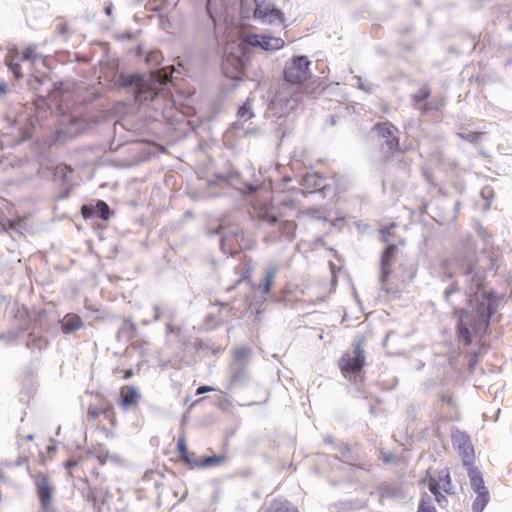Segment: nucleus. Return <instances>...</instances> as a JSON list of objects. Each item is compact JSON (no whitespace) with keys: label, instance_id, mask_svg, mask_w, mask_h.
Listing matches in <instances>:
<instances>
[{"label":"nucleus","instance_id":"1","mask_svg":"<svg viewBox=\"0 0 512 512\" xmlns=\"http://www.w3.org/2000/svg\"><path fill=\"white\" fill-rule=\"evenodd\" d=\"M499 255L492 249L478 253L467 251L458 254L455 262L462 275H471L469 285V302L475 310L480 324L487 327L491 316L496 310V296L485 290V280L488 273H496Z\"/></svg>","mask_w":512,"mask_h":512},{"label":"nucleus","instance_id":"43","mask_svg":"<svg viewBox=\"0 0 512 512\" xmlns=\"http://www.w3.org/2000/svg\"><path fill=\"white\" fill-rule=\"evenodd\" d=\"M280 206H283V207H289V208H294V201L293 200H289V201H284L281 203Z\"/></svg>","mask_w":512,"mask_h":512},{"label":"nucleus","instance_id":"29","mask_svg":"<svg viewBox=\"0 0 512 512\" xmlns=\"http://www.w3.org/2000/svg\"><path fill=\"white\" fill-rule=\"evenodd\" d=\"M297 230V224L295 221H283L280 224V233L288 239H293L295 237Z\"/></svg>","mask_w":512,"mask_h":512},{"label":"nucleus","instance_id":"41","mask_svg":"<svg viewBox=\"0 0 512 512\" xmlns=\"http://www.w3.org/2000/svg\"><path fill=\"white\" fill-rule=\"evenodd\" d=\"M381 455L385 463H389L394 460V456L390 453H381Z\"/></svg>","mask_w":512,"mask_h":512},{"label":"nucleus","instance_id":"30","mask_svg":"<svg viewBox=\"0 0 512 512\" xmlns=\"http://www.w3.org/2000/svg\"><path fill=\"white\" fill-rule=\"evenodd\" d=\"M458 338L461 342H463L466 346L470 345L472 342L471 334L469 331V328L466 323H464L462 320L460 321L458 325Z\"/></svg>","mask_w":512,"mask_h":512},{"label":"nucleus","instance_id":"9","mask_svg":"<svg viewBox=\"0 0 512 512\" xmlns=\"http://www.w3.org/2000/svg\"><path fill=\"white\" fill-rule=\"evenodd\" d=\"M121 87L135 86V97L138 100H153L157 95L156 92H152L148 86L143 82L142 78L137 74H121L119 80Z\"/></svg>","mask_w":512,"mask_h":512},{"label":"nucleus","instance_id":"7","mask_svg":"<svg viewBox=\"0 0 512 512\" xmlns=\"http://www.w3.org/2000/svg\"><path fill=\"white\" fill-rule=\"evenodd\" d=\"M427 485L430 492L435 496L437 503L442 507L447 503L446 494L453 493V486L451 481L450 472L447 468L439 471L436 476H431L427 479Z\"/></svg>","mask_w":512,"mask_h":512},{"label":"nucleus","instance_id":"6","mask_svg":"<svg viewBox=\"0 0 512 512\" xmlns=\"http://www.w3.org/2000/svg\"><path fill=\"white\" fill-rule=\"evenodd\" d=\"M310 64L307 56L294 57L290 63L285 65L283 72L285 81L292 85H303L311 76Z\"/></svg>","mask_w":512,"mask_h":512},{"label":"nucleus","instance_id":"5","mask_svg":"<svg viewBox=\"0 0 512 512\" xmlns=\"http://www.w3.org/2000/svg\"><path fill=\"white\" fill-rule=\"evenodd\" d=\"M366 365V356L363 341L359 340L353 345L352 353H345L339 360V369L349 381L355 382Z\"/></svg>","mask_w":512,"mask_h":512},{"label":"nucleus","instance_id":"38","mask_svg":"<svg viewBox=\"0 0 512 512\" xmlns=\"http://www.w3.org/2000/svg\"><path fill=\"white\" fill-rule=\"evenodd\" d=\"M117 372L122 373L123 379H129L134 375V372L132 369L120 370L119 368H116L114 370V373H117Z\"/></svg>","mask_w":512,"mask_h":512},{"label":"nucleus","instance_id":"11","mask_svg":"<svg viewBox=\"0 0 512 512\" xmlns=\"http://www.w3.org/2000/svg\"><path fill=\"white\" fill-rule=\"evenodd\" d=\"M374 130L377 132L379 137L384 139L385 144L391 153L399 150L400 143L399 137L397 136L398 129L392 123L388 121L378 123L374 126Z\"/></svg>","mask_w":512,"mask_h":512},{"label":"nucleus","instance_id":"34","mask_svg":"<svg viewBox=\"0 0 512 512\" xmlns=\"http://www.w3.org/2000/svg\"><path fill=\"white\" fill-rule=\"evenodd\" d=\"M395 227H396L395 224H391L389 226H386V227H383L380 229L379 233H380L382 242H384V243L389 242L390 238L394 235Z\"/></svg>","mask_w":512,"mask_h":512},{"label":"nucleus","instance_id":"21","mask_svg":"<svg viewBox=\"0 0 512 512\" xmlns=\"http://www.w3.org/2000/svg\"><path fill=\"white\" fill-rule=\"evenodd\" d=\"M302 185L308 192L321 190L325 187L324 178L317 172L307 173L302 179Z\"/></svg>","mask_w":512,"mask_h":512},{"label":"nucleus","instance_id":"46","mask_svg":"<svg viewBox=\"0 0 512 512\" xmlns=\"http://www.w3.org/2000/svg\"><path fill=\"white\" fill-rule=\"evenodd\" d=\"M451 292H452V290H447V291H446L445 295H446V297H447V298L449 297V295H450V293H451Z\"/></svg>","mask_w":512,"mask_h":512},{"label":"nucleus","instance_id":"20","mask_svg":"<svg viewBox=\"0 0 512 512\" xmlns=\"http://www.w3.org/2000/svg\"><path fill=\"white\" fill-rule=\"evenodd\" d=\"M277 272L278 268L275 266L269 267L265 270L264 278L257 285V290L261 295L266 296L270 293L274 285Z\"/></svg>","mask_w":512,"mask_h":512},{"label":"nucleus","instance_id":"10","mask_svg":"<svg viewBox=\"0 0 512 512\" xmlns=\"http://www.w3.org/2000/svg\"><path fill=\"white\" fill-rule=\"evenodd\" d=\"M245 43L254 47L259 46L267 51L279 50L285 45V41L282 38L264 34L247 35Z\"/></svg>","mask_w":512,"mask_h":512},{"label":"nucleus","instance_id":"12","mask_svg":"<svg viewBox=\"0 0 512 512\" xmlns=\"http://www.w3.org/2000/svg\"><path fill=\"white\" fill-rule=\"evenodd\" d=\"M453 445L459 450L465 465H471L474 460V448L470 438L464 432L457 431L452 435Z\"/></svg>","mask_w":512,"mask_h":512},{"label":"nucleus","instance_id":"14","mask_svg":"<svg viewBox=\"0 0 512 512\" xmlns=\"http://www.w3.org/2000/svg\"><path fill=\"white\" fill-rule=\"evenodd\" d=\"M397 246L396 245H388L386 249L383 251L381 255V276L380 280L381 283L384 285L387 284L390 274H391V267L394 263V260L397 255Z\"/></svg>","mask_w":512,"mask_h":512},{"label":"nucleus","instance_id":"4","mask_svg":"<svg viewBox=\"0 0 512 512\" xmlns=\"http://www.w3.org/2000/svg\"><path fill=\"white\" fill-rule=\"evenodd\" d=\"M249 60L244 43H233L225 52L222 62V70L230 79H241L245 73Z\"/></svg>","mask_w":512,"mask_h":512},{"label":"nucleus","instance_id":"31","mask_svg":"<svg viewBox=\"0 0 512 512\" xmlns=\"http://www.w3.org/2000/svg\"><path fill=\"white\" fill-rule=\"evenodd\" d=\"M483 135V132L470 131L467 133H461L459 136L466 142L476 144L482 140Z\"/></svg>","mask_w":512,"mask_h":512},{"label":"nucleus","instance_id":"28","mask_svg":"<svg viewBox=\"0 0 512 512\" xmlns=\"http://www.w3.org/2000/svg\"><path fill=\"white\" fill-rule=\"evenodd\" d=\"M236 272L239 275L237 283H241L244 280H248L252 274V265L248 260L242 261L236 268Z\"/></svg>","mask_w":512,"mask_h":512},{"label":"nucleus","instance_id":"37","mask_svg":"<svg viewBox=\"0 0 512 512\" xmlns=\"http://www.w3.org/2000/svg\"><path fill=\"white\" fill-rule=\"evenodd\" d=\"M94 213V207L92 205H83L81 207V214L83 218L89 219Z\"/></svg>","mask_w":512,"mask_h":512},{"label":"nucleus","instance_id":"39","mask_svg":"<svg viewBox=\"0 0 512 512\" xmlns=\"http://www.w3.org/2000/svg\"><path fill=\"white\" fill-rule=\"evenodd\" d=\"M417 105V108L422 112V113H426L428 111H430L432 109L430 103H427V102H422L421 104H416Z\"/></svg>","mask_w":512,"mask_h":512},{"label":"nucleus","instance_id":"33","mask_svg":"<svg viewBox=\"0 0 512 512\" xmlns=\"http://www.w3.org/2000/svg\"><path fill=\"white\" fill-rule=\"evenodd\" d=\"M96 208H97V210L100 213L101 219H103V220H109L110 219V217L112 215V212L110 210L109 205L105 201L98 200L97 203H96Z\"/></svg>","mask_w":512,"mask_h":512},{"label":"nucleus","instance_id":"16","mask_svg":"<svg viewBox=\"0 0 512 512\" xmlns=\"http://www.w3.org/2000/svg\"><path fill=\"white\" fill-rule=\"evenodd\" d=\"M254 213L259 220L268 224H275L283 217V214L280 212V206L276 207L272 204L254 206Z\"/></svg>","mask_w":512,"mask_h":512},{"label":"nucleus","instance_id":"15","mask_svg":"<svg viewBox=\"0 0 512 512\" xmlns=\"http://www.w3.org/2000/svg\"><path fill=\"white\" fill-rule=\"evenodd\" d=\"M254 16L270 24L276 22L281 24L284 23V14L271 5L257 4Z\"/></svg>","mask_w":512,"mask_h":512},{"label":"nucleus","instance_id":"3","mask_svg":"<svg viewBox=\"0 0 512 512\" xmlns=\"http://www.w3.org/2000/svg\"><path fill=\"white\" fill-rule=\"evenodd\" d=\"M87 422L109 435L117 425L116 411L112 403L102 397L97 404H90L87 408Z\"/></svg>","mask_w":512,"mask_h":512},{"label":"nucleus","instance_id":"25","mask_svg":"<svg viewBox=\"0 0 512 512\" xmlns=\"http://www.w3.org/2000/svg\"><path fill=\"white\" fill-rule=\"evenodd\" d=\"M227 461V456L225 454L220 455H214V456H208L204 457L202 459L197 460L196 466L198 468H205V467H213L218 466Z\"/></svg>","mask_w":512,"mask_h":512},{"label":"nucleus","instance_id":"24","mask_svg":"<svg viewBox=\"0 0 512 512\" xmlns=\"http://www.w3.org/2000/svg\"><path fill=\"white\" fill-rule=\"evenodd\" d=\"M441 402L447 404L451 410L452 414L450 417L446 418L448 421H458L460 419V414L458 411L457 404L454 400L453 394L450 392H446L440 395Z\"/></svg>","mask_w":512,"mask_h":512},{"label":"nucleus","instance_id":"17","mask_svg":"<svg viewBox=\"0 0 512 512\" xmlns=\"http://www.w3.org/2000/svg\"><path fill=\"white\" fill-rule=\"evenodd\" d=\"M262 512H300L288 499L278 496L268 501Z\"/></svg>","mask_w":512,"mask_h":512},{"label":"nucleus","instance_id":"42","mask_svg":"<svg viewBox=\"0 0 512 512\" xmlns=\"http://www.w3.org/2000/svg\"><path fill=\"white\" fill-rule=\"evenodd\" d=\"M8 92V84L0 82V96L5 95Z\"/></svg>","mask_w":512,"mask_h":512},{"label":"nucleus","instance_id":"44","mask_svg":"<svg viewBox=\"0 0 512 512\" xmlns=\"http://www.w3.org/2000/svg\"><path fill=\"white\" fill-rule=\"evenodd\" d=\"M246 354H247V350H245V349L236 352L237 358L244 357Z\"/></svg>","mask_w":512,"mask_h":512},{"label":"nucleus","instance_id":"27","mask_svg":"<svg viewBox=\"0 0 512 512\" xmlns=\"http://www.w3.org/2000/svg\"><path fill=\"white\" fill-rule=\"evenodd\" d=\"M475 493L477 494V496L472 504V510L473 512H483L485 506L488 504L490 500L489 491L484 490L477 491Z\"/></svg>","mask_w":512,"mask_h":512},{"label":"nucleus","instance_id":"18","mask_svg":"<svg viewBox=\"0 0 512 512\" xmlns=\"http://www.w3.org/2000/svg\"><path fill=\"white\" fill-rule=\"evenodd\" d=\"M141 395L134 386H122L120 388L119 405L123 410L130 406H135L139 402Z\"/></svg>","mask_w":512,"mask_h":512},{"label":"nucleus","instance_id":"32","mask_svg":"<svg viewBox=\"0 0 512 512\" xmlns=\"http://www.w3.org/2000/svg\"><path fill=\"white\" fill-rule=\"evenodd\" d=\"M430 94V88L427 85H424L413 95V100L415 104H421L430 96Z\"/></svg>","mask_w":512,"mask_h":512},{"label":"nucleus","instance_id":"8","mask_svg":"<svg viewBox=\"0 0 512 512\" xmlns=\"http://www.w3.org/2000/svg\"><path fill=\"white\" fill-rule=\"evenodd\" d=\"M66 469L71 470L70 474H76L77 477L88 483V474L86 471H89L91 474H97L95 467V456L91 452H86L78 458H71L67 460L64 464Z\"/></svg>","mask_w":512,"mask_h":512},{"label":"nucleus","instance_id":"47","mask_svg":"<svg viewBox=\"0 0 512 512\" xmlns=\"http://www.w3.org/2000/svg\"><path fill=\"white\" fill-rule=\"evenodd\" d=\"M3 477H4V474H3V472L0 470V479H3Z\"/></svg>","mask_w":512,"mask_h":512},{"label":"nucleus","instance_id":"35","mask_svg":"<svg viewBox=\"0 0 512 512\" xmlns=\"http://www.w3.org/2000/svg\"><path fill=\"white\" fill-rule=\"evenodd\" d=\"M237 115L239 118L244 119V120L251 119L253 117V113L251 111V107H250L249 103L246 102L244 105H242L239 108Z\"/></svg>","mask_w":512,"mask_h":512},{"label":"nucleus","instance_id":"26","mask_svg":"<svg viewBox=\"0 0 512 512\" xmlns=\"http://www.w3.org/2000/svg\"><path fill=\"white\" fill-rule=\"evenodd\" d=\"M468 476L470 479L471 487L475 492L488 490L484 485V480L481 473L476 468L471 467L468 470Z\"/></svg>","mask_w":512,"mask_h":512},{"label":"nucleus","instance_id":"2","mask_svg":"<svg viewBox=\"0 0 512 512\" xmlns=\"http://www.w3.org/2000/svg\"><path fill=\"white\" fill-rule=\"evenodd\" d=\"M49 62L50 58L38 53L34 46H28L22 51L11 49L5 56V64L16 79L24 77L21 64L26 63L29 68L30 76L38 84H42L49 77L51 70Z\"/></svg>","mask_w":512,"mask_h":512},{"label":"nucleus","instance_id":"13","mask_svg":"<svg viewBox=\"0 0 512 512\" xmlns=\"http://www.w3.org/2000/svg\"><path fill=\"white\" fill-rule=\"evenodd\" d=\"M35 486L40 503L43 508H48L52 499V489L46 474L38 473L34 476Z\"/></svg>","mask_w":512,"mask_h":512},{"label":"nucleus","instance_id":"36","mask_svg":"<svg viewBox=\"0 0 512 512\" xmlns=\"http://www.w3.org/2000/svg\"><path fill=\"white\" fill-rule=\"evenodd\" d=\"M417 512H436V509L429 501L422 497Z\"/></svg>","mask_w":512,"mask_h":512},{"label":"nucleus","instance_id":"45","mask_svg":"<svg viewBox=\"0 0 512 512\" xmlns=\"http://www.w3.org/2000/svg\"><path fill=\"white\" fill-rule=\"evenodd\" d=\"M455 313H459V317H460V318H462V314H464V313H465V311H464V310H462V309H460L459 311H458V310H456V311H455Z\"/></svg>","mask_w":512,"mask_h":512},{"label":"nucleus","instance_id":"40","mask_svg":"<svg viewBox=\"0 0 512 512\" xmlns=\"http://www.w3.org/2000/svg\"><path fill=\"white\" fill-rule=\"evenodd\" d=\"M213 390H214V388H212L210 386H200L197 389L196 394L200 395V394H203V393L211 392Z\"/></svg>","mask_w":512,"mask_h":512},{"label":"nucleus","instance_id":"22","mask_svg":"<svg viewBox=\"0 0 512 512\" xmlns=\"http://www.w3.org/2000/svg\"><path fill=\"white\" fill-rule=\"evenodd\" d=\"M83 326L81 317L74 313H68L61 321V329L65 334H70L79 330Z\"/></svg>","mask_w":512,"mask_h":512},{"label":"nucleus","instance_id":"23","mask_svg":"<svg viewBox=\"0 0 512 512\" xmlns=\"http://www.w3.org/2000/svg\"><path fill=\"white\" fill-rule=\"evenodd\" d=\"M177 450L183 462L190 465L191 467L196 466L198 459L195 458L194 453L188 450L186 445V438L184 435L179 436L177 440Z\"/></svg>","mask_w":512,"mask_h":512},{"label":"nucleus","instance_id":"19","mask_svg":"<svg viewBox=\"0 0 512 512\" xmlns=\"http://www.w3.org/2000/svg\"><path fill=\"white\" fill-rule=\"evenodd\" d=\"M109 498V491L103 487H89L86 499L98 510L101 512V508L103 505L107 503Z\"/></svg>","mask_w":512,"mask_h":512}]
</instances>
